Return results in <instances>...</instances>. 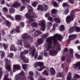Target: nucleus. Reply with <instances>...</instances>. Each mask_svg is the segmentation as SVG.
Returning a JSON list of instances; mask_svg holds the SVG:
<instances>
[{"label": "nucleus", "instance_id": "1", "mask_svg": "<svg viewBox=\"0 0 80 80\" xmlns=\"http://www.w3.org/2000/svg\"><path fill=\"white\" fill-rule=\"evenodd\" d=\"M62 38V35L57 34L53 37H51L50 38H47L46 42H47H47L45 43V46L46 47V48L45 50V51L46 52L48 51L52 48V40H53L54 43H57V39L59 41H61Z\"/></svg>", "mask_w": 80, "mask_h": 80}, {"label": "nucleus", "instance_id": "2", "mask_svg": "<svg viewBox=\"0 0 80 80\" xmlns=\"http://www.w3.org/2000/svg\"><path fill=\"white\" fill-rule=\"evenodd\" d=\"M22 38L23 40V42L24 43V45L25 48H29L30 46L29 44L27 43V42L25 41L28 40H32L33 38L30 37V36L28 35L27 33H24L22 35Z\"/></svg>", "mask_w": 80, "mask_h": 80}, {"label": "nucleus", "instance_id": "3", "mask_svg": "<svg viewBox=\"0 0 80 80\" xmlns=\"http://www.w3.org/2000/svg\"><path fill=\"white\" fill-rule=\"evenodd\" d=\"M27 8L29 11L25 15V17L27 18L29 20L30 22H32V21H33V19H32L33 16H31V15H30V12H32V10H33L32 7L31 6H28Z\"/></svg>", "mask_w": 80, "mask_h": 80}, {"label": "nucleus", "instance_id": "4", "mask_svg": "<svg viewBox=\"0 0 80 80\" xmlns=\"http://www.w3.org/2000/svg\"><path fill=\"white\" fill-rule=\"evenodd\" d=\"M75 17L74 11L72 10L71 11L70 15H69L66 18V21L67 23H69L70 22H72L73 20V18Z\"/></svg>", "mask_w": 80, "mask_h": 80}, {"label": "nucleus", "instance_id": "5", "mask_svg": "<svg viewBox=\"0 0 80 80\" xmlns=\"http://www.w3.org/2000/svg\"><path fill=\"white\" fill-rule=\"evenodd\" d=\"M69 50V56H68L66 58V62H67L71 63V62H72V60H71V58H73V51L72 48L70 49Z\"/></svg>", "mask_w": 80, "mask_h": 80}, {"label": "nucleus", "instance_id": "6", "mask_svg": "<svg viewBox=\"0 0 80 80\" xmlns=\"http://www.w3.org/2000/svg\"><path fill=\"white\" fill-rule=\"evenodd\" d=\"M24 75V72L22 71L19 74H17L16 75L14 80H25L26 79L25 76H23L22 78L20 77V75Z\"/></svg>", "mask_w": 80, "mask_h": 80}, {"label": "nucleus", "instance_id": "7", "mask_svg": "<svg viewBox=\"0 0 80 80\" xmlns=\"http://www.w3.org/2000/svg\"><path fill=\"white\" fill-rule=\"evenodd\" d=\"M33 18H37V16L36 15L34 14V15L32 16V19L33 21H32L30 22V20H29V21H27V22L28 23H31V25L32 26V27H36L38 25V23H37L34 22L32 24V23L33 22L35 21V20L33 19Z\"/></svg>", "mask_w": 80, "mask_h": 80}, {"label": "nucleus", "instance_id": "8", "mask_svg": "<svg viewBox=\"0 0 80 80\" xmlns=\"http://www.w3.org/2000/svg\"><path fill=\"white\" fill-rule=\"evenodd\" d=\"M5 61L6 62V64L5 66L6 69H7V70H9L11 73V76H12L13 73H12V71L11 70V68L10 67V66L8 63H9V62H10V60L8 59H6L5 60Z\"/></svg>", "mask_w": 80, "mask_h": 80}, {"label": "nucleus", "instance_id": "9", "mask_svg": "<svg viewBox=\"0 0 80 80\" xmlns=\"http://www.w3.org/2000/svg\"><path fill=\"white\" fill-rule=\"evenodd\" d=\"M60 46L58 47L57 48V51H54L53 50H50L49 52V54L51 56H55L57 53V51H60Z\"/></svg>", "mask_w": 80, "mask_h": 80}, {"label": "nucleus", "instance_id": "10", "mask_svg": "<svg viewBox=\"0 0 80 80\" xmlns=\"http://www.w3.org/2000/svg\"><path fill=\"white\" fill-rule=\"evenodd\" d=\"M13 72H15L16 71H17L18 70H20L21 67L18 64H14L13 65Z\"/></svg>", "mask_w": 80, "mask_h": 80}, {"label": "nucleus", "instance_id": "11", "mask_svg": "<svg viewBox=\"0 0 80 80\" xmlns=\"http://www.w3.org/2000/svg\"><path fill=\"white\" fill-rule=\"evenodd\" d=\"M20 5H21V2L18 1L14 2V4L11 6V7L12 8H16V7H20Z\"/></svg>", "mask_w": 80, "mask_h": 80}, {"label": "nucleus", "instance_id": "12", "mask_svg": "<svg viewBox=\"0 0 80 80\" xmlns=\"http://www.w3.org/2000/svg\"><path fill=\"white\" fill-rule=\"evenodd\" d=\"M43 65V63L42 62H35L33 64V67L34 68H37L38 66H39L40 65Z\"/></svg>", "mask_w": 80, "mask_h": 80}, {"label": "nucleus", "instance_id": "13", "mask_svg": "<svg viewBox=\"0 0 80 80\" xmlns=\"http://www.w3.org/2000/svg\"><path fill=\"white\" fill-rule=\"evenodd\" d=\"M72 68H75L76 67H78L79 68L80 70V62H77L76 64H73L72 66Z\"/></svg>", "mask_w": 80, "mask_h": 80}, {"label": "nucleus", "instance_id": "14", "mask_svg": "<svg viewBox=\"0 0 80 80\" xmlns=\"http://www.w3.org/2000/svg\"><path fill=\"white\" fill-rule=\"evenodd\" d=\"M51 3L55 8H57V7H59V5H58V4H57V3L54 0H52L51 1Z\"/></svg>", "mask_w": 80, "mask_h": 80}, {"label": "nucleus", "instance_id": "15", "mask_svg": "<svg viewBox=\"0 0 80 80\" xmlns=\"http://www.w3.org/2000/svg\"><path fill=\"white\" fill-rule=\"evenodd\" d=\"M77 37V34L71 35L69 36V39L71 40H73V39H74Z\"/></svg>", "mask_w": 80, "mask_h": 80}, {"label": "nucleus", "instance_id": "16", "mask_svg": "<svg viewBox=\"0 0 80 80\" xmlns=\"http://www.w3.org/2000/svg\"><path fill=\"white\" fill-rule=\"evenodd\" d=\"M29 74V76H28V78H30L31 80H34V79L32 77V76H33V73L32 71H30L28 73Z\"/></svg>", "mask_w": 80, "mask_h": 80}, {"label": "nucleus", "instance_id": "17", "mask_svg": "<svg viewBox=\"0 0 80 80\" xmlns=\"http://www.w3.org/2000/svg\"><path fill=\"white\" fill-rule=\"evenodd\" d=\"M39 66L40 67V68H37L36 69V70L38 71L41 72V71H42L43 69L45 68V66H43V65H40Z\"/></svg>", "mask_w": 80, "mask_h": 80}, {"label": "nucleus", "instance_id": "18", "mask_svg": "<svg viewBox=\"0 0 80 80\" xmlns=\"http://www.w3.org/2000/svg\"><path fill=\"white\" fill-rule=\"evenodd\" d=\"M28 53V50H24L23 52H21L20 55L21 56V57H23V56L24 55H25V54H27Z\"/></svg>", "mask_w": 80, "mask_h": 80}, {"label": "nucleus", "instance_id": "19", "mask_svg": "<svg viewBox=\"0 0 80 80\" xmlns=\"http://www.w3.org/2000/svg\"><path fill=\"white\" fill-rule=\"evenodd\" d=\"M38 10L41 11V12H43L44 10V8L43 6L42 5H39L38 6V7L37 8Z\"/></svg>", "mask_w": 80, "mask_h": 80}, {"label": "nucleus", "instance_id": "20", "mask_svg": "<svg viewBox=\"0 0 80 80\" xmlns=\"http://www.w3.org/2000/svg\"><path fill=\"white\" fill-rule=\"evenodd\" d=\"M10 50L11 51H12V50H13V51H14V52H16V51L17 50V49L16 48H15L14 45L12 44L11 45L10 47Z\"/></svg>", "mask_w": 80, "mask_h": 80}, {"label": "nucleus", "instance_id": "21", "mask_svg": "<svg viewBox=\"0 0 80 80\" xmlns=\"http://www.w3.org/2000/svg\"><path fill=\"white\" fill-rule=\"evenodd\" d=\"M50 72L51 75H55V71L53 68H50Z\"/></svg>", "mask_w": 80, "mask_h": 80}, {"label": "nucleus", "instance_id": "22", "mask_svg": "<svg viewBox=\"0 0 80 80\" xmlns=\"http://www.w3.org/2000/svg\"><path fill=\"white\" fill-rule=\"evenodd\" d=\"M67 80H71L72 79V73L69 72L68 74V76L67 77Z\"/></svg>", "mask_w": 80, "mask_h": 80}, {"label": "nucleus", "instance_id": "23", "mask_svg": "<svg viewBox=\"0 0 80 80\" xmlns=\"http://www.w3.org/2000/svg\"><path fill=\"white\" fill-rule=\"evenodd\" d=\"M45 25L44 23H42L41 24V30L42 32L45 31Z\"/></svg>", "mask_w": 80, "mask_h": 80}, {"label": "nucleus", "instance_id": "24", "mask_svg": "<svg viewBox=\"0 0 80 80\" xmlns=\"http://www.w3.org/2000/svg\"><path fill=\"white\" fill-rule=\"evenodd\" d=\"M21 16L19 15H16L15 16V19L16 20H20L21 19V18H22Z\"/></svg>", "mask_w": 80, "mask_h": 80}, {"label": "nucleus", "instance_id": "25", "mask_svg": "<svg viewBox=\"0 0 80 80\" xmlns=\"http://www.w3.org/2000/svg\"><path fill=\"white\" fill-rule=\"evenodd\" d=\"M65 29V26L63 25H62L60 26L59 27V30L60 32H62Z\"/></svg>", "mask_w": 80, "mask_h": 80}, {"label": "nucleus", "instance_id": "26", "mask_svg": "<svg viewBox=\"0 0 80 80\" xmlns=\"http://www.w3.org/2000/svg\"><path fill=\"white\" fill-rule=\"evenodd\" d=\"M22 60L23 61L24 63H28V59L25 58L23 56L21 57Z\"/></svg>", "mask_w": 80, "mask_h": 80}, {"label": "nucleus", "instance_id": "27", "mask_svg": "<svg viewBox=\"0 0 80 80\" xmlns=\"http://www.w3.org/2000/svg\"><path fill=\"white\" fill-rule=\"evenodd\" d=\"M54 20L55 22H56V23H60L61 21H60V19L58 18H54Z\"/></svg>", "mask_w": 80, "mask_h": 80}, {"label": "nucleus", "instance_id": "28", "mask_svg": "<svg viewBox=\"0 0 80 80\" xmlns=\"http://www.w3.org/2000/svg\"><path fill=\"white\" fill-rule=\"evenodd\" d=\"M69 11V9L68 8H65L64 11V13L65 15H67V14H68V12Z\"/></svg>", "mask_w": 80, "mask_h": 80}, {"label": "nucleus", "instance_id": "29", "mask_svg": "<svg viewBox=\"0 0 80 80\" xmlns=\"http://www.w3.org/2000/svg\"><path fill=\"white\" fill-rule=\"evenodd\" d=\"M6 22V25L8 27H10L11 25V23H10V22H9L8 21L6 20L5 21Z\"/></svg>", "mask_w": 80, "mask_h": 80}, {"label": "nucleus", "instance_id": "30", "mask_svg": "<svg viewBox=\"0 0 80 80\" xmlns=\"http://www.w3.org/2000/svg\"><path fill=\"white\" fill-rule=\"evenodd\" d=\"M42 75H48V71L47 70H44V71L42 73Z\"/></svg>", "mask_w": 80, "mask_h": 80}, {"label": "nucleus", "instance_id": "31", "mask_svg": "<svg viewBox=\"0 0 80 80\" xmlns=\"http://www.w3.org/2000/svg\"><path fill=\"white\" fill-rule=\"evenodd\" d=\"M52 25V23L51 22H47V27L48 28H50Z\"/></svg>", "mask_w": 80, "mask_h": 80}, {"label": "nucleus", "instance_id": "32", "mask_svg": "<svg viewBox=\"0 0 80 80\" xmlns=\"http://www.w3.org/2000/svg\"><path fill=\"white\" fill-rule=\"evenodd\" d=\"M57 75L58 77H63V74L60 72H58V73Z\"/></svg>", "mask_w": 80, "mask_h": 80}, {"label": "nucleus", "instance_id": "33", "mask_svg": "<svg viewBox=\"0 0 80 80\" xmlns=\"http://www.w3.org/2000/svg\"><path fill=\"white\" fill-rule=\"evenodd\" d=\"M22 66L24 70H27V68L28 67V65L26 64H22Z\"/></svg>", "mask_w": 80, "mask_h": 80}, {"label": "nucleus", "instance_id": "34", "mask_svg": "<svg viewBox=\"0 0 80 80\" xmlns=\"http://www.w3.org/2000/svg\"><path fill=\"white\" fill-rule=\"evenodd\" d=\"M62 7H70L68 2H64L62 4Z\"/></svg>", "mask_w": 80, "mask_h": 80}, {"label": "nucleus", "instance_id": "35", "mask_svg": "<svg viewBox=\"0 0 80 80\" xmlns=\"http://www.w3.org/2000/svg\"><path fill=\"white\" fill-rule=\"evenodd\" d=\"M21 2L22 3H28L29 2H30V0H21Z\"/></svg>", "mask_w": 80, "mask_h": 80}, {"label": "nucleus", "instance_id": "36", "mask_svg": "<svg viewBox=\"0 0 80 80\" xmlns=\"http://www.w3.org/2000/svg\"><path fill=\"white\" fill-rule=\"evenodd\" d=\"M22 40L20 39V40H18L17 42V43L18 45H22Z\"/></svg>", "mask_w": 80, "mask_h": 80}, {"label": "nucleus", "instance_id": "37", "mask_svg": "<svg viewBox=\"0 0 80 80\" xmlns=\"http://www.w3.org/2000/svg\"><path fill=\"white\" fill-rule=\"evenodd\" d=\"M40 33H41V32L39 31L38 30H37L35 32V36L38 35H39V34H40Z\"/></svg>", "mask_w": 80, "mask_h": 80}, {"label": "nucleus", "instance_id": "38", "mask_svg": "<svg viewBox=\"0 0 80 80\" xmlns=\"http://www.w3.org/2000/svg\"><path fill=\"white\" fill-rule=\"evenodd\" d=\"M43 40L42 39V38H41L37 42L38 44H41L42 43V42H43Z\"/></svg>", "mask_w": 80, "mask_h": 80}, {"label": "nucleus", "instance_id": "39", "mask_svg": "<svg viewBox=\"0 0 80 80\" xmlns=\"http://www.w3.org/2000/svg\"><path fill=\"white\" fill-rule=\"evenodd\" d=\"M0 53L2 57H3L5 56V52L3 51H0Z\"/></svg>", "mask_w": 80, "mask_h": 80}, {"label": "nucleus", "instance_id": "40", "mask_svg": "<svg viewBox=\"0 0 80 80\" xmlns=\"http://www.w3.org/2000/svg\"><path fill=\"white\" fill-rule=\"evenodd\" d=\"M51 13L52 15L53 14H55V13H57V10L54 9H52L51 10Z\"/></svg>", "mask_w": 80, "mask_h": 80}, {"label": "nucleus", "instance_id": "41", "mask_svg": "<svg viewBox=\"0 0 80 80\" xmlns=\"http://www.w3.org/2000/svg\"><path fill=\"white\" fill-rule=\"evenodd\" d=\"M75 31L77 32H80V28L79 27H76L75 28Z\"/></svg>", "mask_w": 80, "mask_h": 80}, {"label": "nucleus", "instance_id": "42", "mask_svg": "<svg viewBox=\"0 0 80 80\" xmlns=\"http://www.w3.org/2000/svg\"><path fill=\"white\" fill-rule=\"evenodd\" d=\"M35 74H36V78H37L39 76H40V74L38 72H37V71H36L35 72Z\"/></svg>", "mask_w": 80, "mask_h": 80}, {"label": "nucleus", "instance_id": "43", "mask_svg": "<svg viewBox=\"0 0 80 80\" xmlns=\"http://www.w3.org/2000/svg\"><path fill=\"white\" fill-rule=\"evenodd\" d=\"M48 35V33L44 34L42 36V38H43L44 39L46 38L47 37Z\"/></svg>", "mask_w": 80, "mask_h": 80}, {"label": "nucleus", "instance_id": "44", "mask_svg": "<svg viewBox=\"0 0 80 80\" xmlns=\"http://www.w3.org/2000/svg\"><path fill=\"white\" fill-rule=\"evenodd\" d=\"M36 50L35 49V48H34L33 49L32 51V56H34V55H35V51Z\"/></svg>", "mask_w": 80, "mask_h": 80}, {"label": "nucleus", "instance_id": "45", "mask_svg": "<svg viewBox=\"0 0 80 80\" xmlns=\"http://www.w3.org/2000/svg\"><path fill=\"white\" fill-rule=\"evenodd\" d=\"M25 8V7L23 6H22L20 7V11H23Z\"/></svg>", "mask_w": 80, "mask_h": 80}, {"label": "nucleus", "instance_id": "46", "mask_svg": "<svg viewBox=\"0 0 80 80\" xmlns=\"http://www.w3.org/2000/svg\"><path fill=\"white\" fill-rule=\"evenodd\" d=\"M14 12H15V9L13 8H12L10 10L9 13H14Z\"/></svg>", "mask_w": 80, "mask_h": 80}, {"label": "nucleus", "instance_id": "47", "mask_svg": "<svg viewBox=\"0 0 80 80\" xmlns=\"http://www.w3.org/2000/svg\"><path fill=\"white\" fill-rule=\"evenodd\" d=\"M15 31L16 32H18V33L20 31V26H18L17 27V28L15 30Z\"/></svg>", "mask_w": 80, "mask_h": 80}, {"label": "nucleus", "instance_id": "48", "mask_svg": "<svg viewBox=\"0 0 80 80\" xmlns=\"http://www.w3.org/2000/svg\"><path fill=\"white\" fill-rule=\"evenodd\" d=\"M43 6L44 7V11H46L48 10V7L47 5L43 4Z\"/></svg>", "mask_w": 80, "mask_h": 80}, {"label": "nucleus", "instance_id": "49", "mask_svg": "<svg viewBox=\"0 0 80 80\" xmlns=\"http://www.w3.org/2000/svg\"><path fill=\"white\" fill-rule=\"evenodd\" d=\"M2 46L4 47V48L5 50H6L8 47L7 45L5 43H3L2 44Z\"/></svg>", "mask_w": 80, "mask_h": 80}, {"label": "nucleus", "instance_id": "50", "mask_svg": "<svg viewBox=\"0 0 80 80\" xmlns=\"http://www.w3.org/2000/svg\"><path fill=\"white\" fill-rule=\"evenodd\" d=\"M13 56V54L12 53H10L8 56V57H10V58H12Z\"/></svg>", "mask_w": 80, "mask_h": 80}, {"label": "nucleus", "instance_id": "51", "mask_svg": "<svg viewBox=\"0 0 80 80\" xmlns=\"http://www.w3.org/2000/svg\"><path fill=\"white\" fill-rule=\"evenodd\" d=\"M75 29V28L74 27H72L71 29H70L69 30V32H72L73 31V30H74V29Z\"/></svg>", "mask_w": 80, "mask_h": 80}, {"label": "nucleus", "instance_id": "52", "mask_svg": "<svg viewBox=\"0 0 80 80\" xmlns=\"http://www.w3.org/2000/svg\"><path fill=\"white\" fill-rule=\"evenodd\" d=\"M8 75H5L3 80H10L8 78Z\"/></svg>", "mask_w": 80, "mask_h": 80}, {"label": "nucleus", "instance_id": "53", "mask_svg": "<svg viewBox=\"0 0 80 80\" xmlns=\"http://www.w3.org/2000/svg\"><path fill=\"white\" fill-rule=\"evenodd\" d=\"M45 17H48L50 16V13L48 12L46 13L45 15Z\"/></svg>", "mask_w": 80, "mask_h": 80}, {"label": "nucleus", "instance_id": "54", "mask_svg": "<svg viewBox=\"0 0 80 80\" xmlns=\"http://www.w3.org/2000/svg\"><path fill=\"white\" fill-rule=\"evenodd\" d=\"M38 80H46L45 79L42 78V77L40 76L38 78Z\"/></svg>", "mask_w": 80, "mask_h": 80}, {"label": "nucleus", "instance_id": "55", "mask_svg": "<svg viewBox=\"0 0 80 80\" xmlns=\"http://www.w3.org/2000/svg\"><path fill=\"white\" fill-rule=\"evenodd\" d=\"M74 0H69L68 2L70 4H73V3Z\"/></svg>", "mask_w": 80, "mask_h": 80}, {"label": "nucleus", "instance_id": "56", "mask_svg": "<svg viewBox=\"0 0 80 80\" xmlns=\"http://www.w3.org/2000/svg\"><path fill=\"white\" fill-rule=\"evenodd\" d=\"M75 56L76 58H80V55L77 53H76L75 54Z\"/></svg>", "mask_w": 80, "mask_h": 80}, {"label": "nucleus", "instance_id": "57", "mask_svg": "<svg viewBox=\"0 0 80 80\" xmlns=\"http://www.w3.org/2000/svg\"><path fill=\"white\" fill-rule=\"evenodd\" d=\"M15 33V29H13L11 30L10 31L11 34H13V33Z\"/></svg>", "mask_w": 80, "mask_h": 80}, {"label": "nucleus", "instance_id": "58", "mask_svg": "<svg viewBox=\"0 0 80 80\" xmlns=\"http://www.w3.org/2000/svg\"><path fill=\"white\" fill-rule=\"evenodd\" d=\"M2 10H4V11H5L6 12L8 11V9L6 7H4L2 8Z\"/></svg>", "mask_w": 80, "mask_h": 80}, {"label": "nucleus", "instance_id": "59", "mask_svg": "<svg viewBox=\"0 0 80 80\" xmlns=\"http://www.w3.org/2000/svg\"><path fill=\"white\" fill-rule=\"evenodd\" d=\"M20 27H21L22 28V27H24V23L23 22H21L20 23Z\"/></svg>", "mask_w": 80, "mask_h": 80}, {"label": "nucleus", "instance_id": "60", "mask_svg": "<svg viewBox=\"0 0 80 80\" xmlns=\"http://www.w3.org/2000/svg\"><path fill=\"white\" fill-rule=\"evenodd\" d=\"M37 4V3H35L33 2L32 4V6H33V7H36V5Z\"/></svg>", "mask_w": 80, "mask_h": 80}, {"label": "nucleus", "instance_id": "61", "mask_svg": "<svg viewBox=\"0 0 80 80\" xmlns=\"http://www.w3.org/2000/svg\"><path fill=\"white\" fill-rule=\"evenodd\" d=\"M65 56H62L61 58L62 61H64L65 59Z\"/></svg>", "mask_w": 80, "mask_h": 80}, {"label": "nucleus", "instance_id": "62", "mask_svg": "<svg viewBox=\"0 0 80 80\" xmlns=\"http://www.w3.org/2000/svg\"><path fill=\"white\" fill-rule=\"evenodd\" d=\"M68 51V49L66 48H65L64 49V51L63 52V53H65V52H67Z\"/></svg>", "mask_w": 80, "mask_h": 80}, {"label": "nucleus", "instance_id": "63", "mask_svg": "<svg viewBox=\"0 0 80 80\" xmlns=\"http://www.w3.org/2000/svg\"><path fill=\"white\" fill-rule=\"evenodd\" d=\"M2 68H0V76L2 75V73H3V72L2 71Z\"/></svg>", "mask_w": 80, "mask_h": 80}, {"label": "nucleus", "instance_id": "64", "mask_svg": "<svg viewBox=\"0 0 80 80\" xmlns=\"http://www.w3.org/2000/svg\"><path fill=\"white\" fill-rule=\"evenodd\" d=\"M34 31H35V29H32L31 30L29 31V32L30 33H33Z\"/></svg>", "mask_w": 80, "mask_h": 80}]
</instances>
